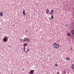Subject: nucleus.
I'll return each mask as SVG.
<instances>
[{"label":"nucleus","instance_id":"obj_8","mask_svg":"<svg viewBox=\"0 0 74 74\" xmlns=\"http://www.w3.org/2000/svg\"><path fill=\"white\" fill-rule=\"evenodd\" d=\"M71 32L72 34H74V29L72 30Z\"/></svg>","mask_w":74,"mask_h":74},{"label":"nucleus","instance_id":"obj_22","mask_svg":"<svg viewBox=\"0 0 74 74\" xmlns=\"http://www.w3.org/2000/svg\"><path fill=\"white\" fill-rule=\"evenodd\" d=\"M27 52H28V51L27 50V51L25 52V53H27Z\"/></svg>","mask_w":74,"mask_h":74},{"label":"nucleus","instance_id":"obj_5","mask_svg":"<svg viewBox=\"0 0 74 74\" xmlns=\"http://www.w3.org/2000/svg\"><path fill=\"white\" fill-rule=\"evenodd\" d=\"M27 40H28V38H25L23 40V42H25V41H27Z\"/></svg>","mask_w":74,"mask_h":74},{"label":"nucleus","instance_id":"obj_16","mask_svg":"<svg viewBox=\"0 0 74 74\" xmlns=\"http://www.w3.org/2000/svg\"><path fill=\"white\" fill-rule=\"evenodd\" d=\"M55 66H58V64H57V63H56L55 64Z\"/></svg>","mask_w":74,"mask_h":74},{"label":"nucleus","instance_id":"obj_7","mask_svg":"<svg viewBox=\"0 0 74 74\" xmlns=\"http://www.w3.org/2000/svg\"><path fill=\"white\" fill-rule=\"evenodd\" d=\"M71 68L72 70L74 69V65L72 64L71 65Z\"/></svg>","mask_w":74,"mask_h":74},{"label":"nucleus","instance_id":"obj_2","mask_svg":"<svg viewBox=\"0 0 74 74\" xmlns=\"http://www.w3.org/2000/svg\"><path fill=\"white\" fill-rule=\"evenodd\" d=\"M7 38V36H4L3 39V40L4 42H7V41H8V38Z\"/></svg>","mask_w":74,"mask_h":74},{"label":"nucleus","instance_id":"obj_30","mask_svg":"<svg viewBox=\"0 0 74 74\" xmlns=\"http://www.w3.org/2000/svg\"><path fill=\"white\" fill-rule=\"evenodd\" d=\"M71 49H72V48H71Z\"/></svg>","mask_w":74,"mask_h":74},{"label":"nucleus","instance_id":"obj_14","mask_svg":"<svg viewBox=\"0 0 74 74\" xmlns=\"http://www.w3.org/2000/svg\"><path fill=\"white\" fill-rule=\"evenodd\" d=\"M23 50L24 52H25V46L24 47Z\"/></svg>","mask_w":74,"mask_h":74},{"label":"nucleus","instance_id":"obj_24","mask_svg":"<svg viewBox=\"0 0 74 74\" xmlns=\"http://www.w3.org/2000/svg\"><path fill=\"white\" fill-rule=\"evenodd\" d=\"M63 73H64V74L65 73V71H63Z\"/></svg>","mask_w":74,"mask_h":74},{"label":"nucleus","instance_id":"obj_13","mask_svg":"<svg viewBox=\"0 0 74 74\" xmlns=\"http://www.w3.org/2000/svg\"><path fill=\"white\" fill-rule=\"evenodd\" d=\"M27 43L24 44L23 45V47H24V46H26V45H27Z\"/></svg>","mask_w":74,"mask_h":74},{"label":"nucleus","instance_id":"obj_11","mask_svg":"<svg viewBox=\"0 0 74 74\" xmlns=\"http://www.w3.org/2000/svg\"><path fill=\"white\" fill-rule=\"evenodd\" d=\"M23 14L24 15H25V9H24V10L23 12Z\"/></svg>","mask_w":74,"mask_h":74},{"label":"nucleus","instance_id":"obj_20","mask_svg":"<svg viewBox=\"0 0 74 74\" xmlns=\"http://www.w3.org/2000/svg\"><path fill=\"white\" fill-rule=\"evenodd\" d=\"M27 51H28V52H29V51H30V49H28Z\"/></svg>","mask_w":74,"mask_h":74},{"label":"nucleus","instance_id":"obj_4","mask_svg":"<svg viewBox=\"0 0 74 74\" xmlns=\"http://www.w3.org/2000/svg\"><path fill=\"white\" fill-rule=\"evenodd\" d=\"M53 12H54V11H53V10H51L50 11L49 13L50 15H51V14H52L53 13Z\"/></svg>","mask_w":74,"mask_h":74},{"label":"nucleus","instance_id":"obj_25","mask_svg":"<svg viewBox=\"0 0 74 74\" xmlns=\"http://www.w3.org/2000/svg\"><path fill=\"white\" fill-rule=\"evenodd\" d=\"M25 70V69H24L23 68V69H22V70Z\"/></svg>","mask_w":74,"mask_h":74},{"label":"nucleus","instance_id":"obj_12","mask_svg":"<svg viewBox=\"0 0 74 74\" xmlns=\"http://www.w3.org/2000/svg\"><path fill=\"white\" fill-rule=\"evenodd\" d=\"M27 42H30V39H28L27 40Z\"/></svg>","mask_w":74,"mask_h":74},{"label":"nucleus","instance_id":"obj_27","mask_svg":"<svg viewBox=\"0 0 74 74\" xmlns=\"http://www.w3.org/2000/svg\"><path fill=\"white\" fill-rule=\"evenodd\" d=\"M13 26H15V25H13Z\"/></svg>","mask_w":74,"mask_h":74},{"label":"nucleus","instance_id":"obj_18","mask_svg":"<svg viewBox=\"0 0 74 74\" xmlns=\"http://www.w3.org/2000/svg\"><path fill=\"white\" fill-rule=\"evenodd\" d=\"M67 35L69 36H70V33L67 34Z\"/></svg>","mask_w":74,"mask_h":74},{"label":"nucleus","instance_id":"obj_6","mask_svg":"<svg viewBox=\"0 0 74 74\" xmlns=\"http://www.w3.org/2000/svg\"><path fill=\"white\" fill-rule=\"evenodd\" d=\"M49 10H48V8H47L46 9V14H48L49 13Z\"/></svg>","mask_w":74,"mask_h":74},{"label":"nucleus","instance_id":"obj_9","mask_svg":"<svg viewBox=\"0 0 74 74\" xmlns=\"http://www.w3.org/2000/svg\"><path fill=\"white\" fill-rule=\"evenodd\" d=\"M66 60L68 61L69 60H70V58H69V57H67L66 58Z\"/></svg>","mask_w":74,"mask_h":74},{"label":"nucleus","instance_id":"obj_19","mask_svg":"<svg viewBox=\"0 0 74 74\" xmlns=\"http://www.w3.org/2000/svg\"><path fill=\"white\" fill-rule=\"evenodd\" d=\"M25 32H27V29H26V30H25Z\"/></svg>","mask_w":74,"mask_h":74},{"label":"nucleus","instance_id":"obj_28","mask_svg":"<svg viewBox=\"0 0 74 74\" xmlns=\"http://www.w3.org/2000/svg\"><path fill=\"white\" fill-rule=\"evenodd\" d=\"M8 46H9V47H10V45H9Z\"/></svg>","mask_w":74,"mask_h":74},{"label":"nucleus","instance_id":"obj_10","mask_svg":"<svg viewBox=\"0 0 74 74\" xmlns=\"http://www.w3.org/2000/svg\"><path fill=\"white\" fill-rule=\"evenodd\" d=\"M0 15L2 16H3V12H0Z\"/></svg>","mask_w":74,"mask_h":74},{"label":"nucleus","instance_id":"obj_31","mask_svg":"<svg viewBox=\"0 0 74 74\" xmlns=\"http://www.w3.org/2000/svg\"><path fill=\"white\" fill-rule=\"evenodd\" d=\"M11 74H13L12 73Z\"/></svg>","mask_w":74,"mask_h":74},{"label":"nucleus","instance_id":"obj_17","mask_svg":"<svg viewBox=\"0 0 74 74\" xmlns=\"http://www.w3.org/2000/svg\"><path fill=\"white\" fill-rule=\"evenodd\" d=\"M21 42H23V39H21Z\"/></svg>","mask_w":74,"mask_h":74},{"label":"nucleus","instance_id":"obj_15","mask_svg":"<svg viewBox=\"0 0 74 74\" xmlns=\"http://www.w3.org/2000/svg\"><path fill=\"white\" fill-rule=\"evenodd\" d=\"M51 19H53V14H51Z\"/></svg>","mask_w":74,"mask_h":74},{"label":"nucleus","instance_id":"obj_29","mask_svg":"<svg viewBox=\"0 0 74 74\" xmlns=\"http://www.w3.org/2000/svg\"><path fill=\"white\" fill-rule=\"evenodd\" d=\"M27 63H28V62H27Z\"/></svg>","mask_w":74,"mask_h":74},{"label":"nucleus","instance_id":"obj_26","mask_svg":"<svg viewBox=\"0 0 74 74\" xmlns=\"http://www.w3.org/2000/svg\"><path fill=\"white\" fill-rule=\"evenodd\" d=\"M49 19H51V18H49Z\"/></svg>","mask_w":74,"mask_h":74},{"label":"nucleus","instance_id":"obj_3","mask_svg":"<svg viewBox=\"0 0 74 74\" xmlns=\"http://www.w3.org/2000/svg\"><path fill=\"white\" fill-rule=\"evenodd\" d=\"M34 70H31V71H30L28 73V74H34Z\"/></svg>","mask_w":74,"mask_h":74},{"label":"nucleus","instance_id":"obj_21","mask_svg":"<svg viewBox=\"0 0 74 74\" xmlns=\"http://www.w3.org/2000/svg\"><path fill=\"white\" fill-rule=\"evenodd\" d=\"M69 25H68V24H66V27H67Z\"/></svg>","mask_w":74,"mask_h":74},{"label":"nucleus","instance_id":"obj_1","mask_svg":"<svg viewBox=\"0 0 74 74\" xmlns=\"http://www.w3.org/2000/svg\"><path fill=\"white\" fill-rule=\"evenodd\" d=\"M53 46L54 48L58 49V48H59V43L56 44V43H55L53 45Z\"/></svg>","mask_w":74,"mask_h":74},{"label":"nucleus","instance_id":"obj_32","mask_svg":"<svg viewBox=\"0 0 74 74\" xmlns=\"http://www.w3.org/2000/svg\"><path fill=\"white\" fill-rule=\"evenodd\" d=\"M57 1H58V0H57Z\"/></svg>","mask_w":74,"mask_h":74},{"label":"nucleus","instance_id":"obj_23","mask_svg":"<svg viewBox=\"0 0 74 74\" xmlns=\"http://www.w3.org/2000/svg\"><path fill=\"white\" fill-rule=\"evenodd\" d=\"M57 74H59V72H58L57 73Z\"/></svg>","mask_w":74,"mask_h":74}]
</instances>
